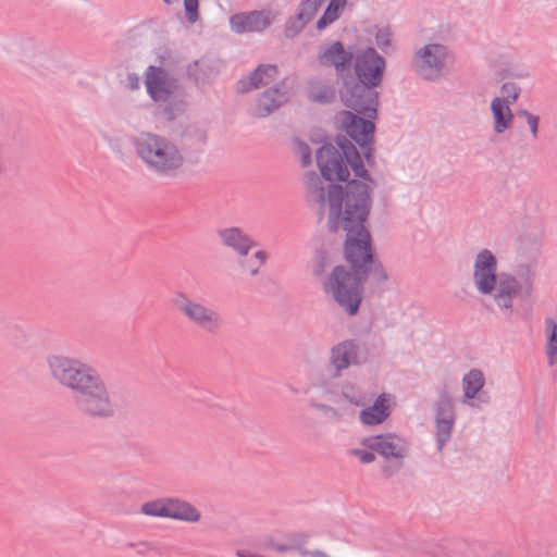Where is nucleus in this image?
<instances>
[{
  "label": "nucleus",
  "mask_w": 557,
  "mask_h": 557,
  "mask_svg": "<svg viewBox=\"0 0 557 557\" xmlns=\"http://www.w3.org/2000/svg\"><path fill=\"white\" fill-rule=\"evenodd\" d=\"M186 135L195 140L199 146H203L207 143L208 135L203 128L193 127L186 132Z\"/></svg>",
  "instance_id": "obj_39"
},
{
  "label": "nucleus",
  "mask_w": 557,
  "mask_h": 557,
  "mask_svg": "<svg viewBox=\"0 0 557 557\" xmlns=\"http://www.w3.org/2000/svg\"><path fill=\"white\" fill-rule=\"evenodd\" d=\"M374 453L375 451H372L368 448H366V449L355 448V449H351V451H350V454L352 456L357 457L364 465L371 463L375 460Z\"/></svg>",
  "instance_id": "obj_38"
},
{
  "label": "nucleus",
  "mask_w": 557,
  "mask_h": 557,
  "mask_svg": "<svg viewBox=\"0 0 557 557\" xmlns=\"http://www.w3.org/2000/svg\"><path fill=\"white\" fill-rule=\"evenodd\" d=\"M361 445L377 453L384 460L381 472L384 478L389 479L404 467L408 451V443L405 438L395 433H384L362 438Z\"/></svg>",
  "instance_id": "obj_8"
},
{
  "label": "nucleus",
  "mask_w": 557,
  "mask_h": 557,
  "mask_svg": "<svg viewBox=\"0 0 557 557\" xmlns=\"http://www.w3.org/2000/svg\"><path fill=\"white\" fill-rule=\"evenodd\" d=\"M288 97L286 81L282 79L256 98L249 109L250 114L259 119L267 117L285 104L288 101Z\"/></svg>",
  "instance_id": "obj_12"
},
{
  "label": "nucleus",
  "mask_w": 557,
  "mask_h": 557,
  "mask_svg": "<svg viewBox=\"0 0 557 557\" xmlns=\"http://www.w3.org/2000/svg\"><path fill=\"white\" fill-rule=\"evenodd\" d=\"M354 73L350 70L342 76L339 97L343 103L366 117H374L379 104L375 90L383 81L386 61L369 47L354 54Z\"/></svg>",
  "instance_id": "obj_4"
},
{
  "label": "nucleus",
  "mask_w": 557,
  "mask_h": 557,
  "mask_svg": "<svg viewBox=\"0 0 557 557\" xmlns=\"http://www.w3.org/2000/svg\"><path fill=\"white\" fill-rule=\"evenodd\" d=\"M180 0H163L164 3L166 4H172L173 2H178Z\"/></svg>",
  "instance_id": "obj_48"
},
{
  "label": "nucleus",
  "mask_w": 557,
  "mask_h": 557,
  "mask_svg": "<svg viewBox=\"0 0 557 557\" xmlns=\"http://www.w3.org/2000/svg\"><path fill=\"white\" fill-rule=\"evenodd\" d=\"M147 92L157 102H165L176 89V81L162 67L150 65L146 70Z\"/></svg>",
  "instance_id": "obj_13"
},
{
  "label": "nucleus",
  "mask_w": 557,
  "mask_h": 557,
  "mask_svg": "<svg viewBox=\"0 0 557 557\" xmlns=\"http://www.w3.org/2000/svg\"><path fill=\"white\" fill-rule=\"evenodd\" d=\"M236 555L238 557H262V556H259V555H255V554H250V553H246L244 550H237Z\"/></svg>",
  "instance_id": "obj_46"
},
{
  "label": "nucleus",
  "mask_w": 557,
  "mask_h": 557,
  "mask_svg": "<svg viewBox=\"0 0 557 557\" xmlns=\"http://www.w3.org/2000/svg\"><path fill=\"white\" fill-rule=\"evenodd\" d=\"M271 23V13L265 11L236 13L230 17V26L237 34L259 33L269 27Z\"/></svg>",
  "instance_id": "obj_15"
},
{
  "label": "nucleus",
  "mask_w": 557,
  "mask_h": 557,
  "mask_svg": "<svg viewBox=\"0 0 557 557\" xmlns=\"http://www.w3.org/2000/svg\"><path fill=\"white\" fill-rule=\"evenodd\" d=\"M354 53L347 51L341 41H333L329 46L320 48L318 62L321 66L334 67L337 76L342 79L351 67Z\"/></svg>",
  "instance_id": "obj_14"
},
{
  "label": "nucleus",
  "mask_w": 557,
  "mask_h": 557,
  "mask_svg": "<svg viewBox=\"0 0 557 557\" xmlns=\"http://www.w3.org/2000/svg\"><path fill=\"white\" fill-rule=\"evenodd\" d=\"M203 67V61H195L193 64L188 65L187 73L197 85L205 84L207 81V74L205 73Z\"/></svg>",
  "instance_id": "obj_33"
},
{
  "label": "nucleus",
  "mask_w": 557,
  "mask_h": 557,
  "mask_svg": "<svg viewBox=\"0 0 557 557\" xmlns=\"http://www.w3.org/2000/svg\"><path fill=\"white\" fill-rule=\"evenodd\" d=\"M308 406L322 412L332 422H339L344 418V413L341 408H336L324 403H319L314 399H310L308 401Z\"/></svg>",
  "instance_id": "obj_28"
},
{
  "label": "nucleus",
  "mask_w": 557,
  "mask_h": 557,
  "mask_svg": "<svg viewBox=\"0 0 557 557\" xmlns=\"http://www.w3.org/2000/svg\"><path fill=\"white\" fill-rule=\"evenodd\" d=\"M450 53L442 44H428L418 49L412 59V67L426 81H436L445 71Z\"/></svg>",
  "instance_id": "obj_10"
},
{
  "label": "nucleus",
  "mask_w": 557,
  "mask_h": 557,
  "mask_svg": "<svg viewBox=\"0 0 557 557\" xmlns=\"http://www.w3.org/2000/svg\"><path fill=\"white\" fill-rule=\"evenodd\" d=\"M280 71L275 64H260L247 77H243L237 83V91L246 94L253 89L267 86L278 78Z\"/></svg>",
  "instance_id": "obj_17"
},
{
  "label": "nucleus",
  "mask_w": 557,
  "mask_h": 557,
  "mask_svg": "<svg viewBox=\"0 0 557 557\" xmlns=\"http://www.w3.org/2000/svg\"><path fill=\"white\" fill-rule=\"evenodd\" d=\"M306 544V537L302 536L300 541V549L297 550L296 556L298 557H330L325 552L321 549H307L305 547Z\"/></svg>",
  "instance_id": "obj_37"
},
{
  "label": "nucleus",
  "mask_w": 557,
  "mask_h": 557,
  "mask_svg": "<svg viewBox=\"0 0 557 557\" xmlns=\"http://www.w3.org/2000/svg\"><path fill=\"white\" fill-rule=\"evenodd\" d=\"M300 151L302 166H308L311 163V151L309 146L307 144H301Z\"/></svg>",
  "instance_id": "obj_41"
},
{
  "label": "nucleus",
  "mask_w": 557,
  "mask_h": 557,
  "mask_svg": "<svg viewBox=\"0 0 557 557\" xmlns=\"http://www.w3.org/2000/svg\"><path fill=\"white\" fill-rule=\"evenodd\" d=\"M360 361V346L354 339H345L332 346L325 372H317L311 382L324 396L333 395L331 380L339 379L343 372L350 367H356Z\"/></svg>",
  "instance_id": "obj_7"
},
{
  "label": "nucleus",
  "mask_w": 557,
  "mask_h": 557,
  "mask_svg": "<svg viewBox=\"0 0 557 557\" xmlns=\"http://www.w3.org/2000/svg\"><path fill=\"white\" fill-rule=\"evenodd\" d=\"M184 10L189 23H196L199 20V0H184Z\"/></svg>",
  "instance_id": "obj_35"
},
{
  "label": "nucleus",
  "mask_w": 557,
  "mask_h": 557,
  "mask_svg": "<svg viewBox=\"0 0 557 557\" xmlns=\"http://www.w3.org/2000/svg\"><path fill=\"white\" fill-rule=\"evenodd\" d=\"M517 115L525 120L532 138L536 139L539 136L540 117L525 109L518 110Z\"/></svg>",
  "instance_id": "obj_31"
},
{
  "label": "nucleus",
  "mask_w": 557,
  "mask_h": 557,
  "mask_svg": "<svg viewBox=\"0 0 557 557\" xmlns=\"http://www.w3.org/2000/svg\"><path fill=\"white\" fill-rule=\"evenodd\" d=\"M172 305L188 322L208 334H216L224 326L220 312L201 300L190 298L185 292H176Z\"/></svg>",
  "instance_id": "obj_9"
},
{
  "label": "nucleus",
  "mask_w": 557,
  "mask_h": 557,
  "mask_svg": "<svg viewBox=\"0 0 557 557\" xmlns=\"http://www.w3.org/2000/svg\"><path fill=\"white\" fill-rule=\"evenodd\" d=\"M343 125L346 134L360 147L361 152L346 137L338 136L335 144H324L315 154L321 175L326 181L346 182V185L351 182L367 184L371 186V195L376 184L366 169L361 156L369 168L374 166L375 159L371 147L375 128L374 124L347 111L345 112ZM341 187L344 191L347 188V186Z\"/></svg>",
  "instance_id": "obj_2"
},
{
  "label": "nucleus",
  "mask_w": 557,
  "mask_h": 557,
  "mask_svg": "<svg viewBox=\"0 0 557 557\" xmlns=\"http://www.w3.org/2000/svg\"><path fill=\"white\" fill-rule=\"evenodd\" d=\"M473 283L480 294L491 295L505 314H511L515 298L527 299L533 290V278L528 269L520 278L506 273L497 275V260L488 249L481 250L475 257Z\"/></svg>",
  "instance_id": "obj_5"
},
{
  "label": "nucleus",
  "mask_w": 557,
  "mask_h": 557,
  "mask_svg": "<svg viewBox=\"0 0 557 557\" xmlns=\"http://www.w3.org/2000/svg\"><path fill=\"white\" fill-rule=\"evenodd\" d=\"M154 546L149 541H138L134 544V549L136 552V555L145 557L147 556L151 550H153Z\"/></svg>",
  "instance_id": "obj_40"
},
{
  "label": "nucleus",
  "mask_w": 557,
  "mask_h": 557,
  "mask_svg": "<svg viewBox=\"0 0 557 557\" xmlns=\"http://www.w3.org/2000/svg\"><path fill=\"white\" fill-rule=\"evenodd\" d=\"M260 268L261 267H259V264H257L256 267L249 265L248 271L251 276H256L259 273Z\"/></svg>",
  "instance_id": "obj_45"
},
{
  "label": "nucleus",
  "mask_w": 557,
  "mask_h": 557,
  "mask_svg": "<svg viewBox=\"0 0 557 557\" xmlns=\"http://www.w3.org/2000/svg\"><path fill=\"white\" fill-rule=\"evenodd\" d=\"M306 24H308V22L299 20V15L296 14V16L289 20L288 23L286 24L285 36L288 38L295 37L302 30Z\"/></svg>",
  "instance_id": "obj_34"
},
{
  "label": "nucleus",
  "mask_w": 557,
  "mask_h": 557,
  "mask_svg": "<svg viewBox=\"0 0 557 557\" xmlns=\"http://www.w3.org/2000/svg\"><path fill=\"white\" fill-rule=\"evenodd\" d=\"M139 511L147 517L168 519V496L143 503Z\"/></svg>",
  "instance_id": "obj_24"
},
{
  "label": "nucleus",
  "mask_w": 557,
  "mask_h": 557,
  "mask_svg": "<svg viewBox=\"0 0 557 557\" xmlns=\"http://www.w3.org/2000/svg\"><path fill=\"white\" fill-rule=\"evenodd\" d=\"M127 87L132 90L139 88V77L136 74L127 75Z\"/></svg>",
  "instance_id": "obj_42"
},
{
  "label": "nucleus",
  "mask_w": 557,
  "mask_h": 557,
  "mask_svg": "<svg viewBox=\"0 0 557 557\" xmlns=\"http://www.w3.org/2000/svg\"><path fill=\"white\" fill-rule=\"evenodd\" d=\"M547 332L546 356L549 366L557 362V323L548 318L545 321Z\"/></svg>",
  "instance_id": "obj_25"
},
{
  "label": "nucleus",
  "mask_w": 557,
  "mask_h": 557,
  "mask_svg": "<svg viewBox=\"0 0 557 557\" xmlns=\"http://www.w3.org/2000/svg\"><path fill=\"white\" fill-rule=\"evenodd\" d=\"M370 188L367 184L351 182L345 191L334 184L327 190V226L331 232L346 233L344 256L350 269L336 265L322 286L349 315L359 310L368 277L376 286L388 280L382 262L373 256L371 234L366 226L372 207Z\"/></svg>",
  "instance_id": "obj_1"
},
{
  "label": "nucleus",
  "mask_w": 557,
  "mask_h": 557,
  "mask_svg": "<svg viewBox=\"0 0 557 557\" xmlns=\"http://www.w3.org/2000/svg\"><path fill=\"white\" fill-rule=\"evenodd\" d=\"M52 379L73 394L76 410L87 418L110 419L117 403L99 371L77 358L52 355L47 359Z\"/></svg>",
  "instance_id": "obj_3"
},
{
  "label": "nucleus",
  "mask_w": 557,
  "mask_h": 557,
  "mask_svg": "<svg viewBox=\"0 0 557 557\" xmlns=\"http://www.w3.org/2000/svg\"><path fill=\"white\" fill-rule=\"evenodd\" d=\"M435 417V437L437 449L443 450L446 443L450 440L456 422V410L453 396L446 388L438 392L437 400L434 404Z\"/></svg>",
  "instance_id": "obj_11"
},
{
  "label": "nucleus",
  "mask_w": 557,
  "mask_h": 557,
  "mask_svg": "<svg viewBox=\"0 0 557 557\" xmlns=\"http://www.w3.org/2000/svg\"><path fill=\"white\" fill-rule=\"evenodd\" d=\"M323 1L324 0H302L297 13V15H299V20H304L309 23L320 9Z\"/></svg>",
  "instance_id": "obj_29"
},
{
  "label": "nucleus",
  "mask_w": 557,
  "mask_h": 557,
  "mask_svg": "<svg viewBox=\"0 0 557 557\" xmlns=\"http://www.w3.org/2000/svg\"><path fill=\"white\" fill-rule=\"evenodd\" d=\"M4 145L0 141V176L5 173Z\"/></svg>",
  "instance_id": "obj_43"
},
{
  "label": "nucleus",
  "mask_w": 557,
  "mask_h": 557,
  "mask_svg": "<svg viewBox=\"0 0 557 557\" xmlns=\"http://www.w3.org/2000/svg\"><path fill=\"white\" fill-rule=\"evenodd\" d=\"M345 3L346 0H331L323 15L318 20L317 28L321 30L335 22L339 16V9L343 8Z\"/></svg>",
  "instance_id": "obj_27"
},
{
  "label": "nucleus",
  "mask_w": 557,
  "mask_h": 557,
  "mask_svg": "<svg viewBox=\"0 0 557 557\" xmlns=\"http://www.w3.org/2000/svg\"><path fill=\"white\" fill-rule=\"evenodd\" d=\"M135 543H136V542H127V543L125 544V547H127V548H134V544H135Z\"/></svg>",
  "instance_id": "obj_47"
},
{
  "label": "nucleus",
  "mask_w": 557,
  "mask_h": 557,
  "mask_svg": "<svg viewBox=\"0 0 557 557\" xmlns=\"http://www.w3.org/2000/svg\"><path fill=\"white\" fill-rule=\"evenodd\" d=\"M301 539L302 535H293L287 537L284 542L271 541L268 547L278 554L287 553L296 556L297 550L300 549Z\"/></svg>",
  "instance_id": "obj_26"
},
{
  "label": "nucleus",
  "mask_w": 557,
  "mask_h": 557,
  "mask_svg": "<svg viewBox=\"0 0 557 557\" xmlns=\"http://www.w3.org/2000/svg\"><path fill=\"white\" fill-rule=\"evenodd\" d=\"M332 392H334V391L332 389ZM320 394L322 397H324L329 400L333 399V401L337 405L341 403L342 398L347 399V401L350 404L358 405V403H359V397L355 393V388L351 385H344L341 395H335V393H333V395H331V396H324L321 391H320Z\"/></svg>",
  "instance_id": "obj_30"
},
{
  "label": "nucleus",
  "mask_w": 557,
  "mask_h": 557,
  "mask_svg": "<svg viewBox=\"0 0 557 557\" xmlns=\"http://www.w3.org/2000/svg\"><path fill=\"white\" fill-rule=\"evenodd\" d=\"M491 111L493 115V129L496 134L505 133L511 125L513 114L510 106L503 99L495 97L491 102Z\"/></svg>",
  "instance_id": "obj_20"
},
{
  "label": "nucleus",
  "mask_w": 557,
  "mask_h": 557,
  "mask_svg": "<svg viewBox=\"0 0 557 557\" xmlns=\"http://www.w3.org/2000/svg\"><path fill=\"white\" fill-rule=\"evenodd\" d=\"M134 148L146 169L158 177L175 178L184 172L185 153L169 137L144 132L134 139Z\"/></svg>",
  "instance_id": "obj_6"
},
{
  "label": "nucleus",
  "mask_w": 557,
  "mask_h": 557,
  "mask_svg": "<svg viewBox=\"0 0 557 557\" xmlns=\"http://www.w3.org/2000/svg\"><path fill=\"white\" fill-rule=\"evenodd\" d=\"M201 518L200 510L190 502L175 496H168V519L195 524L200 522Z\"/></svg>",
  "instance_id": "obj_19"
},
{
  "label": "nucleus",
  "mask_w": 557,
  "mask_h": 557,
  "mask_svg": "<svg viewBox=\"0 0 557 557\" xmlns=\"http://www.w3.org/2000/svg\"><path fill=\"white\" fill-rule=\"evenodd\" d=\"M13 329H14L16 332L21 333V327H20L18 325H13Z\"/></svg>",
  "instance_id": "obj_49"
},
{
  "label": "nucleus",
  "mask_w": 557,
  "mask_h": 557,
  "mask_svg": "<svg viewBox=\"0 0 557 557\" xmlns=\"http://www.w3.org/2000/svg\"><path fill=\"white\" fill-rule=\"evenodd\" d=\"M216 234L222 245L233 250L239 257L247 256L250 249L255 246L252 238L242 228L236 226L219 228Z\"/></svg>",
  "instance_id": "obj_18"
},
{
  "label": "nucleus",
  "mask_w": 557,
  "mask_h": 557,
  "mask_svg": "<svg viewBox=\"0 0 557 557\" xmlns=\"http://www.w3.org/2000/svg\"><path fill=\"white\" fill-rule=\"evenodd\" d=\"M389 416V407L384 394L380 395L372 406L360 412V421L367 425H376L384 422Z\"/></svg>",
  "instance_id": "obj_21"
},
{
  "label": "nucleus",
  "mask_w": 557,
  "mask_h": 557,
  "mask_svg": "<svg viewBox=\"0 0 557 557\" xmlns=\"http://www.w3.org/2000/svg\"><path fill=\"white\" fill-rule=\"evenodd\" d=\"M500 91L502 97L498 98L503 99L508 106H511L517 101L520 88L515 83L507 82L503 84Z\"/></svg>",
  "instance_id": "obj_32"
},
{
  "label": "nucleus",
  "mask_w": 557,
  "mask_h": 557,
  "mask_svg": "<svg viewBox=\"0 0 557 557\" xmlns=\"http://www.w3.org/2000/svg\"><path fill=\"white\" fill-rule=\"evenodd\" d=\"M307 96L310 101L317 103H331L336 97L335 88L319 78H312L307 85Z\"/></svg>",
  "instance_id": "obj_22"
},
{
  "label": "nucleus",
  "mask_w": 557,
  "mask_h": 557,
  "mask_svg": "<svg viewBox=\"0 0 557 557\" xmlns=\"http://www.w3.org/2000/svg\"><path fill=\"white\" fill-rule=\"evenodd\" d=\"M485 377L481 370L472 369L462 377L463 398L462 404L479 407V403L488 404L490 396L482 392Z\"/></svg>",
  "instance_id": "obj_16"
},
{
  "label": "nucleus",
  "mask_w": 557,
  "mask_h": 557,
  "mask_svg": "<svg viewBox=\"0 0 557 557\" xmlns=\"http://www.w3.org/2000/svg\"><path fill=\"white\" fill-rule=\"evenodd\" d=\"M331 260L325 251H318L315 255V265L313 272L315 275H321L324 273L326 267H329Z\"/></svg>",
  "instance_id": "obj_36"
},
{
  "label": "nucleus",
  "mask_w": 557,
  "mask_h": 557,
  "mask_svg": "<svg viewBox=\"0 0 557 557\" xmlns=\"http://www.w3.org/2000/svg\"><path fill=\"white\" fill-rule=\"evenodd\" d=\"M253 258L258 261L259 267H261L267 261L268 255L265 251L259 250L253 255Z\"/></svg>",
  "instance_id": "obj_44"
},
{
  "label": "nucleus",
  "mask_w": 557,
  "mask_h": 557,
  "mask_svg": "<svg viewBox=\"0 0 557 557\" xmlns=\"http://www.w3.org/2000/svg\"><path fill=\"white\" fill-rule=\"evenodd\" d=\"M305 184L309 196L319 205L323 206L325 198V190L321 177L315 172H308L305 175Z\"/></svg>",
  "instance_id": "obj_23"
}]
</instances>
